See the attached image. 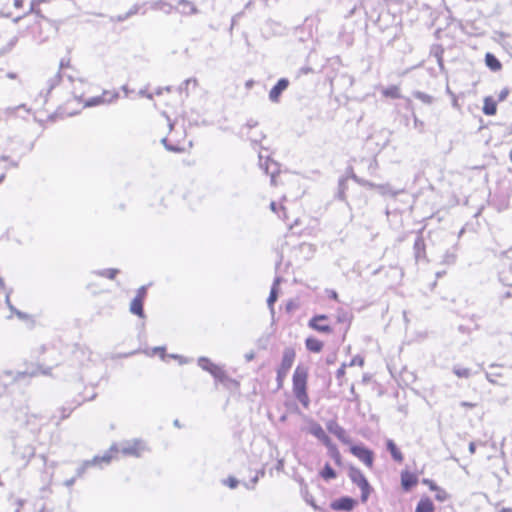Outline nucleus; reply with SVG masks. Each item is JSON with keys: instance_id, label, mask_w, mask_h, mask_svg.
<instances>
[{"instance_id": "obj_1", "label": "nucleus", "mask_w": 512, "mask_h": 512, "mask_svg": "<svg viewBox=\"0 0 512 512\" xmlns=\"http://www.w3.org/2000/svg\"><path fill=\"white\" fill-rule=\"evenodd\" d=\"M307 378L308 371L305 367L298 365L293 374V393L295 398L305 407L308 408L310 399L307 394Z\"/></svg>"}, {"instance_id": "obj_2", "label": "nucleus", "mask_w": 512, "mask_h": 512, "mask_svg": "<svg viewBox=\"0 0 512 512\" xmlns=\"http://www.w3.org/2000/svg\"><path fill=\"white\" fill-rule=\"evenodd\" d=\"M115 445L117 446L118 451L112 452V458L114 457V454L118 452H121L125 456L140 457L146 449L144 442L138 439L126 440Z\"/></svg>"}, {"instance_id": "obj_3", "label": "nucleus", "mask_w": 512, "mask_h": 512, "mask_svg": "<svg viewBox=\"0 0 512 512\" xmlns=\"http://www.w3.org/2000/svg\"><path fill=\"white\" fill-rule=\"evenodd\" d=\"M118 451V448L116 445H111L108 451L104 453L102 456H95L91 460L84 461L83 464L77 469L76 476L81 477L86 469L91 466H99L101 467L102 464L108 465L112 460V452Z\"/></svg>"}, {"instance_id": "obj_4", "label": "nucleus", "mask_w": 512, "mask_h": 512, "mask_svg": "<svg viewBox=\"0 0 512 512\" xmlns=\"http://www.w3.org/2000/svg\"><path fill=\"white\" fill-rule=\"evenodd\" d=\"M295 355L296 354L294 349L290 347L284 349L281 365L277 370V381L279 386L282 385L284 378L287 376L290 368L292 367L295 360Z\"/></svg>"}, {"instance_id": "obj_5", "label": "nucleus", "mask_w": 512, "mask_h": 512, "mask_svg": "<svg viewBox=\"0 0 512 512\" xmlns=\"http://www.w3.org/2000/svg\"><path fill=\"white\" fill-rule=\"evenodd\" d=\"M351 453L363 462L368 468H372L374 454L373 452L363 445H353L350 448Z\"/></svg>"}, {"instance_id": "obj_6", "label": "nucleus", "mask_w": 512, "mask_h": 512, "mask_svg": "<svg viewBox=\"0 0 512 512\" xmlns=\"http://www.w3.org/2000/svg\"><path fill=\"white\" fill-rule=\"evenodd\" d=\"M307 421L306 431L323 442L326 446L330 445V438L327 436L322 426L311 418H305Z\"/></svg>"}, {"instance_id": "obj_7", "label": "nucleus", "mask_w": 512, "mask_h": 512, "mask_svg": "<svg viewBox=\"0 0 512 512\" xmlns=\"http://www.w3.org/2000/svg\"><path fill=\"white\" fill-rule=\"evenodd\" d=\"M28 372L5 370L0 374V381L3 385L7 386L14 382L24 380L31 376Z\"/></svg>"}, {"instance_id": "obj_8", "label": "nucleus", "mask_w": 512, "mask_h": 512, "mask_svg": "<svg viewBox=\"0 0 512 512\" xmlns=\"http://www.w3.org/2000/svg\"><path fill=\"white\" fill-rule=\"evenodd\" d=\"M259 166L264 170L266 174L271 176V184H276V173L278 172V165L276 162L271 160L269 157L264 159V156L259 154Z\"/></svg>"}, {"instance_id": "obj_9", "label": "nucleus", "mask_w": 512, "mask_h": 512, "mask_svg": "<svg viewBox=\"0 0 512 512\" xmlns=\"http://www.w3.org/2000/svg\"><path fill=\"white\" fill-rule=\"evenodd\" d=\"M118 98L117 92L104 91L100 96L92 97L85 102L86 107L98 106L101 104L111 103Z\"/></svg>"}, {"instance_id": "obj_10", "label": "nucleus", "mask_w": 512, "mask_h": 512, "mask_svg": "<svg viewBox=\"0 0 512 512\" xmlns=\"http://www.w3.org/2000/svg\"><path fill=\"white\" fill-rule=\"evenodd\" d=\"M327 430L335 435L342 443L349 444L351 442V439L347 435L345 429L341 427L336 421H329L327 423Z\"/></svg>"}, {"instance_id": "obj_11", "label": "nucleus", "mask_w": 512, "mask_h": 512, "mask_svg": "<svg viewBox=\"0 0 512 512\" xmlns=\"http://www.w3.org/2000/svg\"><path fill=\"white\" fill-rule=\"evenodd\" d=\"M175 10L184 16H191L199 13L197 6L190 0H179Z\"/></svg>"}, {"instance_id": "obj_12", "label": "nucleus", "mask_w": 512, "mask_h": 512, "mask_svg": "<svg viewBox=\"0 0 512 512\" xmlns=\"http://www.w3.org/2000/svg\"><path fill=\"white\" fill-rule=\"evenodd\" d=\"M356 501L350 497H342L331 503V508L340 511H351L353 510Z\"/></svg>"}, {"instance_id": "obj_13", "label": "nucleus", "mask_w": 512, "mask_h": 512, "mask_svg": "<svg viewBox=\"0 0 512 512\" xmlns=\"http://www.w3.org/2000/svg\"><path fill=\"white\" fill-rule=\"evenodd\" d=\"M288 85L289 81L286 78H281L280 80H278L276 85L269 92V99L272 102H278L280 95L284 90L287 89Z\"/></svg>"}, {"instance_id": "obj_14", "label": "nucleus", "mask_w": 512, "mask_h": 512, "mask_svg": "<svg viewBox=\"0 0 512 512\" xmlns=\"http://www.w3.org/2000/svg\"><path fill=\"white\" fill-rule=\"evenodd\" d=\"M326 318L327 317L325 315H317L309 321V326L319 332L330 333L332 329L329 325L319 323L320 321H323Z\"/></svg>"}, {"instance_id": "obj_15", "label": "nucleus", "mask_w": 512, "mask_h": 512, "mask_svg": "<svg viewBox=\"0 0 512 512\" xmlns=\"http://www.w3.org/2000/svg\"><path fill=\"white\" fill-rule=\"evenodd\" d=\"M349 478L351 479V481L357 485L359 488L361 486H363L364 484L368 483V480L366 479V477L364 476V474L358 469V468H354L352 467L350 470H349Z\"/></svg>"}, {"instance_id": "obj_16", "label": "nucleus", "mask_w": 512, "mask_h": 512, "mask_svg": "<svg viewBox=\"0 0 512 512\" xmlns=\"http://www.w3.org/2000/svg\"><path fill=\"white\" fill-rule=\"evenodd\" d=\"M401 484L403 489L408 491L417 484V477L408 471H404L401 474Z\"/></svg>"}, {"instance_id": "obj_17", "label": "nucleus", "mask_w": 512, "mask_h": 512, "mask_svg": "<svg viewBox=\"0 0 512 512\" xmlns=\"http://www.w3.org/2000/svg\"><path fill=\"white\" fill-rule=\"evenodd\" d=\"M386 448L390 452L392 458L398 462L401 463L404 459L403 454L399 450V448L396 446L395 442L391 439H388L386 441Z\"/></svg>"}, {"instance_id": "obj_18", "label": "nucleus", "mask_w": 512, "mask_h": 512, "mask_svg": "<svg viewBox=\"0 0 512 512\" xmlns=\"http://www.w3.org/2000/svg\"><path fill=\"white\" fill-rule=\"evenodd\" d=\"M95 394H92L90 397L88 398H84L82 400H77V401H74V405H69L67 407H62L60 409L61 411V416H60V420H64L66 419L67 417H69V415L71 414V412L77 407L79 406L83 401L85 400H92L95 398Z\"/></svg>"}, {"instance_id": "obj_19", "label": "nucleus", "mask_w": 512, "mask_h": 512, "mask_svg": "<svg viewBox=\"0 0 512 512\" xmlns=\"http://www.w3.org/2000/svg\"><path fill=\"white\" fill-rule=\"evenodd\" d=\"M129 310L132 314L144 318L143 300L140 298H134L130 303Z\"/></svg>"}, {"instance_id": "obj_20", "label": "nucleus", "mask_w": 512, "mask_h": 512, "mask_svg": "<svg viewBox=\"0 0 512 512\" xmlns=\"http://www.w3.org/2000/svg\"><path fill=\"white\" fill-rule=\"evenodd\" d=\"M256 125H257V123H256V122H248V123L246 124V126H245V127L242 129V131H241V132L244 134V129H247L248 131H247L246 135H247L248 139H249L252 143H254V144L259 143V142L263 139V137H264L262 133H259L258 135H256V134H250V130H251L252 128H254Z\"/></svg>"}, {"instance_id": "obj_21", "label": "nucleus", "mask_w": 512, "mask_h": 512, "mask_svg": "<svg viewBox=\"0 0 512 512\" xmlns=\"http://www.w3.org/2000/svg\"><path fill=\"white\" fill-rule=\"evenodd\" d=\"M366 185L370 188H375L381 193L382 195H391L396 196L397 193L394 192L389 184H374L371 182H366Z\"/></svg>"}, {"instance_id": "obj_22", "label": "nucleus", "mask_w": 512, "mask_h": 512, "mask_svg": "<svg viewBox=\"0 0 512 512\" xmlns=\"http://www.w3.org/2000/svg\"><path fill=\"white\" fill-rule=\"evenodd\" d=\"M434 504L429 498H422L416 506L415 512H433Z\"/></svg>"}, {"instance_id": "obj_23", "label": "nucleus", "mask_w": 512, "mask_h": 512, "mask_svg": "<svg viewBox=\"0 0 512 512\" xmlns=\"http://www.w3.org/2000/svg\"><path fill=\"white\" fill-rule=\"evenodd\" d=\"M305 344H306V348L309 351L315 352V353L320 352L323 348V343L320 340L313 338V337L307 338L305 341Z\"/></svg>"}, {"instance_id": "obj_24", "label": "nucleus", "mask_w": 512, "mask_h": 512, "mask_svg": "<svg viewBox=\"0 0 512 512\" xmlns=\"http://www.w3.org/2000/svg\"><path fill=\"white\" fill-rule=\"evenodd\" d=\"M483 113L488 116L496 113V102L491 97L484 99Z\"/></svg>"}, {"instance_id": "obj_25", "label": "nucleus", "mask_w": 512, "mask_h": 512, "mask_svg": "<svg viewBox=\"0 0 512 512\" xmlns=\"http://www.w3.org/2000/svg\"><path fill=\"white\" fill-rule=\"evenodd\" d=\"M485 63L492 71H498L501 69L500 61L491 53L486 54Z\"/></svg>"}, {"instance_id": "obj_26", "label": "nucleus", "mask_w": 512, "mask_h": 512, "mask_svg": "<svg viewBox=\"0 0 512 512\" xmlns=\"http://www.w3.org/2000/svg\"><path fill=\"white\" fill-rule=\"evenodd\" d=\"M279 281H280L279 278L275 279L274 284H273V286L271 288L269 297L267 299V304L270 307L271 311H273V304L276 302L277 297H278V295H277V285H278Z\"/></svg>"}, {"instance_id": "obj_27", "label": "nucleus", "mask_w": 512, "mask_h": 512, "mask_svg": "<svg viewBox=\"0 0 512 512\" xmlns=\"http://www.w3.org/2000/svg\"><path fill=\"white\" fill-rule=\"evenodd\" d=\"M415 258L418 260L425 253V243L422 237H417L414 243Z\"/></svg>"}, {"instance_id": "obj_28", "label": "nucleus", "mask_w": 512, "mask_h": 512, "mask_svg": "<svg viewBox=\"0 0 512 512\" xmlns=\"http://www.w3.org/2000/svg\"><path fill=\"white\" fill-rule=\"evenodd\" d=\"M212 376L219 382H225L228 379V376L224 369L217 365V367H212Z\"/></svg>"}, {"instance_id": "obj_29", "label": "nucleus", "mask_w": 512, "mask_h": 512, "mask_svg": "<svg viewBox=\"0 0 512 512\" xmlns=\"http://www.w3.org/2000/svg\"><path fill=\"white\" fill-rule=\"evenodd\" d=\"M198 365L199 367H201L203 370L209 372L210 374H212V367H217L216 364L212 363L210 361V359L206 358V357H200L198 359Z\"/></svg>"}, {"instance_id": "obj_30", "label": "nucleus", "mask_w": 512, "mask_h": 512, "mask_svg": "<svg viewBox=\"0 0 512 512\" xmlns=\"http://www.w3.org/2000/svg\"><path fill=\"white\" fill-rule=\"evenodd\" d=\"M413 96H414L416 99H418V100L422 101V102H423V103H425V104H431V103L433 102V100H434V98H433L431 95L426 94V93L421 92V91H415V92H413Z\"/></svg>"}, {"instance_id": "obj_31", "label": "nucleus", "mask_w": 512, "mask_h": 512, "mask_svg": "<svg viewBox=\"0 0 512 512\" xmlns=\"http://www.w3.org/2000/svg\"><path fill=\"white\" fill-rule=\"evenodd\" d=\"M321 476L325 480L334 479L336 477V472L329 464H326L321 471Z\"/></svg>"}, {"instance_id": "obj_32", "label": "nucleus", "mask_w": 512, "mask_h": 512, "mask_svg": "<svg viewBox=\"0 0 512 512\" xmlns=\"http://www.w3.org/2000/svg\"><path fill=\"white\" fill-rule=\"evenodd\" d=\"M453 373L459 377V378H469L471 373H470V369L468 368H462V367H458V366H455L453 368Z\"/></svg>"}, {"instance_id": "obj_33", "label": "nucleus", "mask_w": 512, "mask_h": 512, "mask_svg": "<svg viewBox=\"0 0 512 512\" xmlns=\"http://www.w3.org/2000/svg\"><path fill=\"white\" fill-rule=\"evenodd\" d=\"M118 273H119V270L114 269V268L103 269V270L97 272L98 275H100L102 277H107L109 279H114Z\"/></svg>"}, {"instance_id": "obj_34", "label": "nucleus", "mask_w": 512, "mask_h": 512, "mask_svg": "<svg viewBox=\"0 0 512 512\" xmlns=\"http://www.w3.org/2000/svg\"><path fill=\"white\" fill-rule=\"evenodd\" d=\"M383 94L394 99L400 98V91L397 86H391L384 90Z\"/></svg>"}, {"instance_id": "obj_35", "label": "nucleus", "mask_w": 512, "mask_h": 512, "mask_svg": "<svg viewBox=\"0 0 512 512\" xmlns=\"http://www.w3.org/2000/svg\"><path fill=\"white\" fill-rule=\"evenodd\" d=\"M265 474L264 470H260L256 473V475L250 480L249 483H244L247 489H254L255 485L259 481L260 477H263Z\"/></svg>"}, {"instance_id": "obj_36", "label": "nucleus", "mask_w": 512, "mask_h": 512, "mask_svg": "<svg viewBox=\"0 0 512 512\" xmlns=\"http://www.w3.org/2000/svg\"><path fill=\"white\" fill-rule=\"evenodd\" d=\"M360 490H361V501L363 503H365L368 500V497H369V495L371 493V490H372L369 482L364 484L363 486H361Z\"/></svg>"}, {"instance_id": "obj_37", "label": "nucleus", "mask_w": 512, "mask_h": 512, "mask_svg": "<svg viewBox=\"0 0 512 512\" xmlns=\"http://www.w3.org/2000/svg\"><path fill=\"white\" fill-rule=\"evenodd\" d=\"M61 73L57 72L52 78L49 79L48 85H49V91L52 90L54 87H56L60 80H61Z\"/></svg>"}, {"instance_id": "obj_38", "label": "nucleus", "mask_w": 512, "mask_h": 512, "mask_svg": "<svg viewBox=\"0 0 512 512\" xmlns=\"http://www.w3.org/2000/svg\"><path fill=\"white\" fill-rule=\"evenodd\" d=\"M223 483L227 485L229 488L235 489L238 486L239 481L235 477L230 476L226 480H224Z\"/></svg>"}, {"instance_id": "obj_39", "label": "nucleus", "mask_w": 512, "mask_h": 512, "mask_svg": "<svg viewBox=\"0 0 512 512\" xmlns=\"http://www.w3.org/2000/svg\"><path fill=\"white\" fill-rule=\"evenodd\" d=\"M149 356H153L155 354H160V357L164 360L165 357H166V354H165V347H154L151 351V353H147Z\"/></svg>"}, {"instance_id": "obj_40", "label": "nucleus", "mask_w": 512, "mask_h": 512, "mask_svg": "<svg viewBox=\"0 0 512 512\" xmlns=\"http://www.w3.org/2000/svg\"><path fill=\"white\" fill-rule=\"evenodd\" d=\"M193 83L194 85L197 84V81L196 79H186L180 86H179V91L182 92L184 90H187L188 89V86Z\"/></svg>"}, {"instance_id": "obj_41", "label": "nucleus", "mask_w": 512, "mask_h": 512, "mask_svg": "<svg viewBox=\"0 0 512 512\" xmlns=\"http://www.w3.org/2000/svg\"><path fill=\"white\" fill-rule=\"evenodd\" d=\"M161 142L164 144L165 148H166L167 150H169V151H173V152H180V151H182V149H181V148H179L178 146H174V145H170V144H168V142H167V138H163V139L161 140Z\"/></svg>"}, {"instance_id": "obj_42", "label": "nucleus", "mask_w": 512, "mask_h": 512, "mask_svg": "<svg viewBox=\"0 0 512 512\" xmlns=\"http://www.w3.org/2000/svg\"><path fill=\"white\" fill-rule=\"evenodd\" d=\"M345 369H346V364L343 363L340 368L337 370L336 372V378L340 381L339 384L342 385V378L344 377L345 375Z\"/></svg>"}, {"instance_id": "obj_43", "label": "nucleus", "mask_w": 512, "mask_h": 512, "mask_svg": "<svg viewBox=\"0 0 512 512\" xmlns=\"http://www.w3.org/2000/svg\"><path fill=\"white\" fill-rule=\"evenodd\" d=\"M456 260V256L453 253H446L443 262L446 264H453Z\"/></svg>"}, {"instance_id": "obj_44", "label": "nucleus", "mask_w": 512, "mask_h": 512, "mask_svg": "<svg viewBox=\"0 0 512 512\" xmlns=\"http://www.w3.org/2000/svg\"><path fill=\"white\" fill-rule=\"evenodd\" d=\"M146 297V287L145 286H141L138 290H137V295L135 296V298H140L141 300L144 301V298Z\"/></svg>"}, {"instance_id": "obj_45", "label": "nucleus", "mask_w": 512, "mask_h": 512, "mask_svg": "<svg viewBox=\"0 0 512 512\" xmlns=\"http://www.w3.org/2000/svg\"><path fill=\"white\" fill-rule=\"evenodd\" d=\"M364 363V360L361 358V357H355L351 360V362L349 363V366H354V365H360L362 366Z\"/></svg>"}, {"instance_id": "obj_46", "label": "nucleus", "mask_w": 512, "mask_h": 512, "mask_svg": "<svg viewBox=\"0 0 512 512\" xmlns=\"http://www.w3.org/2000/svg\"><path fill=\"white\" fill-rule=\"evenodd\" d=\"M24 107H25V105H19V106L14 107V108L9 107V108L4 110V113L5 114H13V113H15L16 110H18L20 108H24Z\"/></svg>"}, {"instance_id": "obj_47", "label": "nucleus", "mask_w": 512, "mask_h": 512, "mask_svg": "<svg viewBox=\"0 0 512 512\" xmlns=\"http://www.w3.org/2000/svg\"><path fill=\"white\" fill-rule=\"evenodd\" d=\"M13 313H14L18 318L23 319V320H24V319H28V318H29V316H28L26 313H23V312H21V311H19V310H17V309H15V310L13 311Z\"/></svg>"}, {"instance_id": "obj_48", "label": "nucleus", "mask_w": 512, "mask_h": 512, "mask_svg": "<svg viewBox=\"0 0 512 512\" xmlns=\"http://www.w3.org/2000/svg\"><path fill=\"white\" fill-rule=\"evenodd\" d=\"M508 94H509L508 89H503V90L499 93V96H498V97H499V100H500V101L505 100V99H506V97L508 96Z\"/></svg>"}, {"instance_id": "obj_49", "label": "nucleus", "mask_w": 512, "mask_h": 512, "mask_svg": "<svg viewBox=\"0 0 512 512\" xmlns=\"http://www.w3.org/2000/svg\"><path fill=\"white\" fill-rule=\"evenodd\" d=\"M6 304L12 312L16 309L10 302V293L6 294Z\"/></svg>"}, {"instance_id": "obj_50", "label": "nucleus", "mask_w": 512, "mask_h": 512, "mask_svg": "<svg viewBox=\"0 0 512 512\" xmlns=\"http://www.w3.org/2000/svg\"><path fill=\"white\" fill-rule=\"evenodd\" d=\"M6 304L12 312L16 309L10 302V293L6 294Z\"/></svg>"}, {"instance_id": "obj_51", "label": "nucleus", "mask_w": 512, "mask_h": 512, "mask_svg": "<svg viewBox=\"0 0 512 512\" xmlns=\"http://www.w3.org/2000/svg\"><path fill=\"white\" fill-rule=\"evenodd\" d=\"M68 66H69V60L61 59L60 64H59L60 70L66 68Z\"/></svg>"}, {"instance_id": "obj_52", "label": "nucleus", "mask_w": 512, "mask_h": 512, "mask_svg": "<svg viewBox=\"0 0 512 512\" xmlns=\"http://www.w3.org/2000/svg\"><path fill=\"white\" fill-rule=\"evenodd\" d=\"M460 405H461L462 407H465V408H473V407H475V404H473V403H471V402H467V401H462V402L460 403Z\"/></svg>"}, {"instance_id": "obj_53", "label": "nucleus", "mask_w": 512, "mask_h": 512, "mask_svg": "<svg viewBox=\"0 0 512 512\" xmlns=\"http://www.w3.org/2000/svg\"><path fill=\"white\" fill-rule=\"evenodd\" d=\"M75 480H76V478H75V477H73V478H71V479L66 480L64 484H65L67 487H71L72 485H74Z\"/></svg>"}, {"instance_id": "obj_54", "label": "nucleus", "mask_w": 512, "mask_h": 512, "mask_svg": "<svg viewBox=\"0 0 512 512\" xmlns=\"http://www.w3.org/2000/svg\"><path fill=\"white\" fill-rule=\"evenodd\" d=\"M171 358H174V359H178L181 363H186L187 361H184L182 356L180 355H177V354H171L169 355Z\"/></svg>"}, {"instance_id": "obj_55", "label": "nucleus", "mask_w": 512, "mask_h": 512, "mask_svg": "<svg viewBox=\"0 0 512 512\" xmlns=\"http://www.w3.org/2000/svg\"><path fill=\"white\" fill-rule=\"evenodd\" d=\"M475 450H476V445H475V443H474V442H471V443L469 444V452H470L471 454H474V453H475Z\"/></svg>"}, {"instance_id": "obj_56", "label": "nucleus", "mask_w": 512, "mask_h": 512, "mask_svg": "<svg viewBox=\"0 0 512 512\" xmlns=\"http://www.w3.org/2000/svg\"><path fill=\"white\" fill-rule=\"evenodd\" d=\"M163 90H166V91H168V92H169V91L171 90V88H170L169 86H168V87H165V88H159V89H157V90H156V94H157V95H161V94H162V92H163Z\"/></svg>"}, {"instance_id": "obj_57", "label": "nucleus", "mask_w": 512, "mask_h": 512, "mask_svg": "<svg viewBox=\"0 0 512 512\" xmlns=\"http://www.w3.org/2000/svg\"><path fill=\"white\" fill-rule=\"evenodd\" d=\"M14 6L16 8H21L23 6V0H14Z\"/></svg>"}, {"instance_id": "obj_58", "label": "nucleus", "mask_w": 512, "mask_h": 512, "mask_svg": "<svg viewBox=\"0 0 512 512\" xmlns=\"http://www.w3.org/2000/svg\"><path fill=\"white\" fill-rule=\"evenodd\" d=\"M329 296H330L332 299H334V300H337V299H338V295H337L336 291H333V290H332V291H330Z\"/></svg>"}, {"instance_id": "obj_59", "label": "nucleus", "mask_w": 512, "mask_h": 512, "mask_svg": "<svg viewBox=\"0 0 512 512\" xmlns=\"http://www.w3.org/2000/svg\"><path fill=\"white\" fill-rule=\"evenodd\" d=\"M283 465H284V460L283 459H280L277 463V470H280L283 468Z\"/></svg>"}, {"instance_id": "obj_60", "label": "nucleus", "mask_w": 512, "mask_h": 512, "mask_svg": "<svg viewBox=\"0 0 512 512\" xmlns=\"http://www.w3.org/2000/svg\"><path fill=\"white\" fill-rule=\"evenodd\" d=\"M270 208L273 212H277V206H276V203L275 202H271L270 204Z\"/></svg>"}, {"instance_id": "obj_61", "label": "nucleus", "mask_w": 512, "mask_h": 512, "mask_svg": "<svg viewBox=\"0 0 512 512\" xmlns=\"http://www.w3.org/2000/svg\"><path fill=\"white\" fill-rule=\"evenodd\" d=\"M147 92H148V91H147L146 89H141V90L139 91V96L145 97V96H146V94H147Z\"/></svg>"}, {"instance_id": "obj_62", "label": "nucleus", "mask_w": 512, "mask_h": 512, "mask_svg": "<svg viewBox=\"0 0 512 512\" xmlns=\"http://www.w3.org/2000/svg\"><path fill=\"white\" fill-rule=\"evenodd\" d=\"M0 288L1 289L5 288L4 280H3V278L1 276H0Z\"/></svg>"}, {"instance_id": "obj_63", "label": "nucleus", "mask_w": 512, "mask_h": 512, "mask_svg": "<svg viewBox=\"0 0 512 512\" xmlns=\"http://www.w3.org/2000/svg\"><path fill=\"white\" fill-rule=\"evenodd\" d=\"M414 123H415V126L423 125V123L421 121H419L416 117L414 119Z\"/></svg>"}, {"instance_id": "obj_64", "label": "nucleus", "mask_w": 512, "mask_h": 512, "mask_svg": "<svg viewBox=\"0 0 512 512\" xmlns=\"http://www.w3.org/2000/svg\"><path fill=\"white\" fill-rule=\"evenodd\" d=\"M253 357H254V355H253L252 353H251V354L246 355V359H247L248 361L252 360V359H253Z\"/></svg>"}]
</instances>
